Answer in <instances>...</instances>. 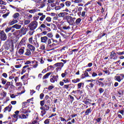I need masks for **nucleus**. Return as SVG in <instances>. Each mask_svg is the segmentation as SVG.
I'll return each mask as SVG.
<instances>
[{"label": "nucleus", "instance_id": "338daca9", "mask_svg": "<svg viewBox=\"0 0 124 124\" xmlns=\"http://www.w3.org/2000/svg\"><path fill=\"white\" fill-rule=\"evenodd\" d=\"M96 76H97V74L94 72H93L92 74V77H96Z\"/></svg>", "mask_w": 124, "mask_h": 124}, {"label": "nucleus", "instance_id": "7ed1b4c3", "mask_svg": "<svg viewBox=\"0 0 124 124\" xmlns=\"http://www.w3.org/2000/svg\"><path fill=\"white\" fill-rule=\"evenodd\" d=\"M0 39L2 41H5L7 39V35L3 31L0 30Z\"/></svg>", "mask_w": 124, "mask_h": 124}, {"label": "nucleus", "instance_id": "58836bf2", "mask_svg": "<svg viewBox=\"0 0 124 124\" xmlns=\"http://www.w3.org/2000/svg\"><path fill=\"white\" fill-rule=\"evenodd\" d=\"M115 56H116V53L114 51H112L110 54V59H113V57H115Z\"/></svg>", "mask_w": 124, "mask_h": 124}, {"label": "nucleus", "instance_id": "c756f323", "mask_svg": "<svg viewBox=\"0 0 124 124\" xmlns=\"http://www.w3.org/2000/svg\"><path fill=\"white\" fill-rule=\"evenodd\" d=\"M46 36L47 37H48V38H51V39H52L53 36V33H52L51 32L48 33L47 34H46Z\"/></svg>", "mask_w": 124, "mask_h": 124}, {"label": "nucleus", "instance_id": "9d476101", "mask_svg": "<svg viewBox=\"0 0 124 124\" xmlns=\"http://www.w3.org/2000/svg\"><path fill=\"white\" fill-rule=\"evenodd\" d=\"M38 15L40 16L39 20L41 22H43L45 19V18H46V15L43 14V13H38Z\"/></svg>", "mask_w": 124, "mask_h": 124}, {"label": "nucleus", "instance_id": "39448f33", "mask_svg": "<svg viewBox=\"0 0 124 124\" xmlns=\"http://www.w3.org/2000/svg\"><path fill=\"white\" fill-rule=\"evenodd\" d=\"M124 74H120L119 76H116L114 77V80L117 81V82H121L122 80L124 79Z\"/></svg>", "mask_w": 124, "mask_h": 124}, {"label": "nucleus", "instance_id": "e433bc0d", "mask_svg": "<svg viewBox=\"0 0 124 124\" xmlns=\"http://www.w3.org/2000/svg\"><path fill=\"white\" fill-rule=\"evenodd\" d=\"M25 42H26V39L25 38H23L19 43V45H21V44H24Z\"/></svg>", "mask_w": 124, "mask_h": 124}, {"label": "nucleus", "instance_id": "e2e57ef3", "mask_svg": "<svg viewBox=\"0 0 124 124\" xmlns=\"http://www.w3.org/2000/svg\"><path fill=\"white\" fill-rule=\"evenodd\" d=\"M26 71H27V70H26V69L23 67L21 74H24V73H25V72H26Z\"/></svg>", "mask_w": 124, "mask_h": 124}, {"label": "nucleus", "instance_id": "1a4fd4ad", "mask_svg": "<svg viewBox=\"0 0 124 124\" xmlns=\"http://www.w3.org/2000/svg\"><path fill=\"white\" fill-rule=\"evenodd\" d=\"M59 80V75L53 76L52 78H50V82L51 83H55V82H58Z\"/></svg>", "mask_w": 124, "mask_h": 124}, {"label": "nucleus", "instance_id": "f3484780", "mask_svg": "<svg viewBox=\"0 0 124 124\" xmlns=\"http://www.w3.org/2000/svg\"><path fill=\"white\" fill-rule=\"evenodd\" d=\"M12 109V106L11 105H9L8 107H6L4 109V112H6V111H8V112H10L11 109Z\"/></svg>", "mask_w": 124, "mask_h": 124}, {"label": "nucleus", "instance_id": "c03bdc74", "mask_svg": "<svg viewBox=\"0 0 124 124\" xmlns=\"http://www.w3.org/2000/svg\"><path fill=\"white\" fill-rule=\"evenodd\" d=\"M82 1H83V0H75L74 2L75 3H80V2H82Z\"/></svg>", "mask_w": 124, "mask_h": 124}, {"label": "nucleus", "instance_id": "a211bd4d", "mask_svg": "<svg viewBox=\"0 0 124 124\" xmlns=\"http://www.w3.org/2000/svg\"><path fill=\"white\" fill-rule=\"evenodd\" d=\"M86 77H90V75H89V73L87 71H85L84 74L81 75V78L82 79L86 78Z\"/></svg>", "mask_w": 124, "mask_h": 124}, {"label": "nucleus", "instance_id": "2eb2a0df", "mask_svg": "<svg viewBox=\"0 0 124 124\" xmlns=\"http://www.w3.org/2000/svg\"><path fill=\"white\" fill-rule=\"evenodd\" d=\"M68 13L66 12H62V13H60L58 14L59 17H62V18H66V16H68Z\"/></svg>", "mask_w": 124, "mask_h": 124}, {"label": "nucleus", "instance_id": "680f3d73", "mask_svg": "<svg viewBox=\"0 0 124 124\" xmlns=\"http://www.w3.org/2000/svg\"><path fill=\"white\" fill-rule=\"evenodd\" d=\"M45 102V100H44L43 101H40V105L41 106L43 107L44 105V103Z\"/></svg>", "mask_w": 124, "mask_h": 124}, {"label": "nucleus", "instance_id": "37998d69", "mask_svg": "<svg viewBox=\"0 0 124 124\" xmlns=\"http://www.w3.org/2000/svg\"><path fill=\"white\" fill-rule=\"evenodd\" d=\"M31 23V20H24V25H29Z\"/></svg>", "mask_w": 124, "mask_h": 124}, {"label": "nucleus", "instance_id": "a18cd8bd", "mask_svg": "<svg viewBox=\"0 0 124 124\" xmlns=\"http://www.w3.org/2000/svg\"><path fill=\"white\" fill-rule=\"evenodd\" d=\"M45 124H50V119H47L44 121Z\"/></svg>", "mask_w": 124, "mask_h": 124}, {"label": "nucleus", "instance_id": "72a5a7b5", "mask_svg": "<svg viewBox=\"0 0 124 124\" xmlns=\"http://www.w3.org/2000/svg\"><path fill=\"white\" fill-rule=\"evenodd\" d=\"M20 112L21 113H22V114H27V113H28V111L24 108H21L20 109Z\"/></svg>", "mask_w": 124, "mask_h": 124}, {"label": "nucleus", "instance_id": "423d86ee", "mask_svg": "<svg viewBox=\"0 0 124 124\" xmlns=\"http://www.w3.org/2000/svg\"><path fill=\"white\" fill-rule=\"evenodd\" d=\"M9 80H14V82L15 81V83H17V82H19V77H15V75H12L9 77Z\"/></svg>", "mask_w": 124, "mask_h": 124}, {"label": "nucleus", "instance_id": "0eeeda50", "mask_svg": "<svg viewBox=\"0 0 124 124\" xmlns=\"http://www.w3.org/2000/svg\"><path fill=\"white\" fill-rule=\"evenodd\" d=\"M63 63L62 62H57L55 63L53 66H55V67H58L56 68L57 70H59V69H62V67H63Z\"/></svg>", "mask_w": 124, "mask_h": 124}, {"label": "nucleus", "instance_id": "79ce46f5", "mask_svg": "<svg viewBox=\"0 0 124 124\" xmlns=\"http://www.w3.org/2000/svg\"><path fill=\"white\" fill-rule=\"evenodd\" d=\"M51 40H52L53 43H55V44H58L59 42H58V40L54 39V38H51Z\"/></svg>", "mask_w": 124, "mask_h": 124}, {"label": "nucleus", "instance_id": "052dcab7", "mask_svg": "<svg viewBox=\"0 0 124 124\" xmlns=\"http://www.w3.org/2000/svg\"><path fill=\"white\" fill-rule=\"evenodd\" d=\"M43 97H44V93H41L40 94V99H43Z\"/></svg>", "mask_w": 124, "mask_h": 124}, {"label": "nucleus", "instance_id": "f8f14e48", "mask_svg": "<svg viewBox=\"0 0 124 124\" xmlns=\"http://www.w3.org/2000/svg\"><path fill=\"white\" fill-rule=\"evenodd\" d=\"M81 22H82V19H81V18H78L77 19L76 18L74 25L80 26V25H81Z\"/></svg>", "mask_w": 124, "mask_h": 124}, {"label": "nucleus", "instance_id": "f257e3e1", "mask_svg": "<svg viewBox=\"0 0 124 124\" xmlns=\"http://www.w3.org/2000/svg\"><path fill=\"white\" fill-rule=\"evenodd\" d=\"M66 19L67 23L70 25V26H73L75 24V20H76V17H73L70 16H66Z\"/></svg>", "mask_w": 124, "mask_h": 124}, {"label": "nucleus", "instance_id": "cd10ccee", "mask_svg": "<svg viewBox=\"0 0 124 124\" xmlns=\"http://www.w3.org/2000/svg\"><path fill=\"white\" fill-rule=\"evenodd\" d=\"M44 110L46 111H48L50 109V106L49 105H44Z\"/></svg>", "mask_w": 124, "mask_h": 124}, {"label": "nucleus", "instance_id": "864d4df0", "mask_svg": "<svg viewBox=\"0 0 124 124\" xmlns=\"http://www.w3.org/2000/svg\"><path fill=\"white\" fill-rule=\"evenodd\" d=\"M32 66L34 68H36V67H37V66H38V62H36V63L32 64Z\"/></svg>", "mask_w": 124, "mask_h": 124}, {"label": "nucleus", "instance_id": "2f4dec72", "mask_svg": "<svg viewBox=\"0 0 124 124\" xmlns=\"http://www.w3.org/2000/svg\"><path fill=\"white\" fill-rule=\"evenodd\" d=\"M80 80L81 79L80 78H77L76 79L72 80V83H78V82H80Z\"/></svg>", "mask_w": 124, "mask_h": 124}, {"label": "nucleus", "instance_id": "bf43d9fd", "mask_svg": "<svg viewBox=\"0 0 124 124\" xmlns=\"http://www.w3.org/2000/svg\"><path fill=\"white\" fill-rule=\"evenodd\" d=\"M33 19L34 20V21H37L38 20V19H40L39 18V16H34Z\"/></svg>", "mask_w": 124, "mask_h": 124}, {"label": "nucleus", "instance_id": "69168bd1", "mask_svg": "<svg viewBox=\"0 0 124 124\" xmlns=\"http://www.w3.org/2000/svg\"><path fill=\"white\" fill-rule=\"evenodd\" d=\"M45 6V3L42 2L40 6V8H43V7H44Z\"/></svg>", "mask_w": 124, "mask_h": 124}, {"label": "nucleus", "instance_id": "f704fd0d", "mask_svg": "<svg viewBox=\"0 0 124 124\" xmlns=\"http://www.w3.org/2000/svg\"><path fill=\"white\" fill-rule=\"evenodd\" d=\"M92 111L91 110V108H88L86 110V112H85V115H88L90 113H91Z\"/></svg>", "mask_w": 124, "mask_h": 124}, {"label": "nucleus", "instance_id": "20e7f679", "mask_svg": "<svg viewBox=\"0 0 124 124\" xmlns=\"http://www.w3.org/2000/svg\"><path fill=\"white\" fill-rule=\"evenodd\" d=\"M33 38L32 37H31L29 38L28 39V42L30 43V44H32V45H34L35 47H39V44L36 41H33Z\"/></svg>", "mask_w": 124, "mask_h": 124}, {"label": "nucleus", "instance_id": "4c0bfd02", "mask_svg": "<svg viewBox=\"0 0 124 124\" xmlns=\"http://www.w3.org/2000/svg\"><path fill=\"white\" fill-rule=\"evenodd\" d=\"M51 39L48 38H47V45H49L50 46V44H52V41H51Z\"/></svg>", "mask_w": 124, "mask_h": 124}, {"label": "nucleus", "instance_id": "0e129e2a", "mask_svg": "<svg viewBox=\"0 0 124 124\" xmlns=\"http://www.w3.org/2000/svg\"><path fill=\"white\" fill-rule=\"evenodd\" d=\"M99 92L100 93H102L104 92V89L103 88H100L99 89Z\"/></svg>", "mask_w": 124, "mask_h": 124}, {"label": "nucleus", "instance_id": "a878e982", "mask_svg": "<svg viewBox=\"0 0 124 124\" xmlns=\"http://www.w3.org/2000/svg\"><path fill=\"white\" fill-rule=\"evenodd\" d=\"M46 26L45 24L44 23H43L39 27V30H40L41 31H42V29H46Z\"/></svg>", "mask_w": 124, "mask_h": 124}, {"label": "nucleus", "instance_id": "5701e85b", "mask_svg": "<svg viewBox=\"0 0 124 124\" xmlns=\"http://www.w3.org/2000/svg\"><path fill=\"white\" fill-rule=\"evenodd\" d=\"M16 23H18V20L17 19H13V21H10L9 23V24L10 26H13V25H14V24H16Z\"/></svg>", "mask_w": 124, "mask_h": 124}, {"label": "nucleus", "instance_id": "ea45409f", "mask_svg": "<svg viewBox=\"0 0 124 124\" xmlns=\"http://www.w3.org/2000/svg\"><path fill=\"white\" fill-rule=\"evenodd\" d=\"M65 5L67 6L68 7H69V6L71 5V2L69 1H66L65 2Z\"/></svg>", "mask_w": 124, "mask_h": 124}, {"label": "nucleus", "instance_id": "49530a36", "mask_svg": "<svg viewBox=\"0 0 124 124\" xmlns=\"http://www.w3.org/2000/svg\"><path fill=\"white\" fill-rule=\"evenodd\" d=\"M33 33H34V30H31V31L28 32L29 35H32Z\"/></svg>", "mask_w": 124, "mask_h": 124}, {"label": "nucleus", "instance_id": "7c9ffc66", "mask_svg": "<svg viewBox=\"0 0 124 124\" xmlns=\"http://www.w3.org/2000/svg\"><path fill=\"white\" fill-rule=\"evenodd\" d=\"M1 83L3 85H5L6 84V82H7V80L3 78H1Z\"/></svg>", "mask_w": 124, "mask_h": 124}, {"label": "nucleus", "instance_id": "412c9836", "mask_svg": "<svg viewBox=\"0 0 124 124\" xmlns=\"http://www.w3.org/2000/svg\"><path fill=\"white\" fill-rule=\"evenodd\" d=\"M29 114H27L26 115L25 114H22L18 116L19 119H28Z\"/></svg>", "mask_w": 124, "mask_h": 124}, {"label": "nucleus", "instance_id": "13d9d810", "mask_svg": "<svg viewBox=\"0 0 124 124\" xmlns=\"http://www.w3.org/2000/svg\"><path fill=\"white\" fill-rule=\"evenodd\" d=\"M12 28H8L5 29L6 32H9L11 31Z\"/></svg>", "mask_w": 124, "mask_h": 124}, {"label": "nucleus", "instance_id": "9b49d317", "mask_svg": "<svg viewBox=\"0 0 124 124\" xmlns=\"http://www.w3.org/2000/svg\"><path fill=\"white\" fill-rule=\"evenodd\" d=\"M27 47L28 48V49L31 50V52H34L35 51V47L34 46H32V45H31V44H29L27 45Z\"/></svg>", "mask_w": 124, "mask_h": 124}, {"label": "nucleus", "instance_id": "c9c22d12", "mask_svg": "<svg viewBox=\"0 0 124 124\" xmlns=\"http://www.w3.org/2000/svg\"><path fill=\"white\" fill-rule=\"evenodd\" d=\"M66 75H67V72H66V70L65 71L64 73L61 74L62 78H64Z\"/></svg>", "mask_w": 124, "mask_h": 124}, {"label": "nucleus", "instance_id": "5fc2aeb1", "mask_svg": "<svg viewBox=\"0 0 124 124\" xmlns=\"http://www.w3.org/2000/svg\"><path fill=\"white\" fill-rule=\"evenodd\" d=\"M34 2H35L36 3H41V0H32Z\"/></svg>", "mask_w": 124, "mask_h": 124}, {"label": "nucleus", "instance_id": "6ab92c4d", "mask_svg": "<svg viewBox=\"0 0 124 124\" xmlns=\"http://www.w3.org/2000/svg\"><path fill=\"white\" fill-rule=\"evenodd\" d=\"M12 28H13V29H16V30H20V29L22 28V25L16 24L15 25L13 26Z\"/></svg>", "mask_w": 124, "mask_h": 124}, {"label": "nucleus", "instance_id": "b1692460", "mask_svg": "<svg viewBox=\"0 0 124 124\" xmlns=\"http://www.w3.org/2000/svg\"><path fill=\"white\" fill-rule=\"evenodd\" d=\"M28 12L31 13V14H34L36 12H37V10L35 9H31V10H28Z\"/></svg>", "mask_w": 124, "mask_h": 124}, {"label": "nucleus", "instance_id": "3c124183", "mask_svg": "<svg viewBox=\"0 0 124 124\" xmlns=\"http://www.w3.org/2000/svg\"><path fill=\"white\" fill-rule=\"evenodd\" d=\"M2 77H4V78H5V79H6V78H7V77H8L7 74H6V73H3L2 74Z\"/></svg>", "mask_w": 124, "mask_h": 124}, {"label": "nucleus", "instance_id": "603ef678", "mask_svg": "<svg viewBox=\"0 0 124 124\" xmlns=\"http://www.w3.org/2000/svg\"><path fill=\"white\" fill-rule=\"evenodd\" d=\"M62 9V7L60 6H57L55 7V10H60V9Z\"/></svg>", "mask_w": 124, "mask_h": 124}, {"label": "nucleus", "instance_id": "bb28decb", "mask_svg": "<svg viewBox=\"0 0 124 124\" xmlns=\"http://www.w3.org/2000/svg\"><path fill=\"white\" fill-rule=\"evenodd\" d=\"M44 21L47 22L48 23H51L52 22V18L50 16H47L46 18Z\"/></svg>", "mask_w": 124, "mask_h": 124}, {"label": "nucleus", "instance_id": "aec40b11", "mask_svg": "<svg viewBox=\"0 0 124 124\" xmlns=\"http://www.w3.org/2000/svg\"><path fill=\"white\" fill-rule=\"evenodd\" d=\"M24 52H25V47H22L20 48L18 51V53L19 55H23V54H24Z\"/></svg>", "mask_w": 124, "mask_h": 124}, {"label": "nucleus", "instance_id": "ddd939ff", "mask_svg": "<svg viewBox=\"0 0 124 124\" xmlns=\"http://www.w3.org/2000/svg\"><path fill=\"white\" fill-rule=\"evenodd\" d=\"M47 40H48V37L46 36L41 37V42H42V43L47 44Z\"/></svg>", "mask_w": 124, "mask_h": 124}, {"label": "nucleus", "instance_id": "6e6552de", "mask_svg": "<svg viewBox=\"0 0 124 124\" xmlns=\"http://www.w3.org/2000/svg\"><path fill=\"white\" fill-rule=\"evenodd\" d=\"M13 82H14V80L13 79L12 80L11 82L8 81L6 82V84L5 85V88L4 89L8 90L9 86H11V87H14V85H13Z\"/></svg>", "mask_w": 124, "mask_h": 124}, {"label": "nucleus", "instance_id": "4be33fe9", "mask_svg": "<svg viewBox=\"0 0 124 124\" xmlns=\"http://www.w3.org/2000/svg\"><path fill=\"white\" fill-rule=\"evenodd\" d=\"M52 74L51 72H49L46 73L45 75H44L43 77V80H44L45 79H48L49 78V76Z\"/></svg>", "mask_w": 124, "mask_h": 124}, {"label": "nucleus", "instance_id": "c85d7f7f", "mask_svg": "<svg viewBox=\"0 0 124 124\" xmlns=\"http://www.w3.org/2000/svg\"><path fill=\"white\" fill-rule=\"evenodd\" d=\"M16 87H19L20 88H22L23 86V84L21 82H16Z\"/></svg>", "mask_w": 124, "mask_h": 124}, {"label": "nucleus", "instance_id": "de8ad7c7", "mask_svg": "<svg viewBox=\"0 0 124 124\" xmlns=\"http://www.w3.org/2000/svg\"><path fill=\"white\" fill-rule=\"evenodd\" d=\"M46 114V110H42L41 112V116H42V117H43L44 116V115H45Z\"/></svg>", "mask_w": 124, "mask_h": 124}, {"label": "nucleus", "instance_id": "f03ea898", "mask_svg": "<svg viewBox=\"0 0 124 124\" xmlns=\"http://www.w3.org/2000/svg\"><path fill=\"white\" fill-rule=\"evenodd\" d=\"M37 26H38V22L36 21H33L29 24L28 28H29L30 31H34L37 28Z\"/></svg>", "mask_w": 124, "mask_h": 124}, {"label": "nucleus", "instance_id": "dca6fc26", "mask_svg": "<svg viewBox=\"0 0 124 124\" xmlns=\"http://www.w3.org/2000/svg\"><path fill=\"white\" fill-rule=\"evenodd\" d=\"M20 16V14L19 13H15L13 16L12 18H14L15 20H18L19 19V17Z\"/></svg>", "mask_w": 124, "mask_h": 124}, {"label": "nucleus", "instance_id": "09e8293b", "mask_svg": "<svg viewBox=\"0 0 124 124\" xmlns=\"http://www.w3.org/2000/svg\"><path fill=\"white\" fill-rule=\"evenodd\" d=\"M77 8L75 7L74 8V9L72 10V12H73V13H74L75 14L77 13Z\"/></svg>", "mask_w": 124, "mask_h": 124}, {"label": "nucleus", "instance_id": "8fccbe9b", "mask_svg": "<svg viewBox=\"0 0 124 124\" xmlns=\"http://www.w3.org/2000/svg\"><path fill=\"white\" fill-rule=\"evenodd\" d=\"M43 24H45V25H46V27H51V24L47 23V22L46 21H44Z\"/></svg>", "mask_w": 124, "mask_h": 124}, {"label": "nucleus", "instance_id": "a19ab883", "mask_svg": "<svg viewBox=\"0 0 124 124\" xmlns=\"http://www.w3.org/2000/svg\"><path fill=\"white\" fill-rule=\"evenodd\" d=\"M118 93L120 95H123L124 94V90L123 89H120L118 92Z\"/></svg>", "mask_w": 124, "mask_h": 124}, {"label": "nucleus", "instance_id": "6e6d98bb", "mask_svg": "<svg viewBox=\"0 0 124 124\" xmlns=\"http://www.w3.org/2000/svg\"><path fill=\"white\" fill-rule=\"evenodd\" d=\"M9 15V13H6L4 15H2V17H3V18H6V17H7V16H8Z\"/></svg>", "mask_w": 124, "mask_h": 124}, {"label": "nucleus", "instance_id": "4d7b16f0", "mask_svg": "<svg viewBox=\"0 0 124 124\" xmlns=\"http://www.w3.org/2000/svg\"><path fill=\"white\" fill-rule=\"evenodd\" d=\"M82 85H83L82 83H79L78 84V89H81L82 87Z\"/></svg>", "mask_w": 124, "mask_h": 124}, {"label": "nucleus", "instance_id": "4468645a", "mask_svg": "<svg viewBox=\"0 0 124 124\" xmlns=\"http://www.w3.org/2000/svg\"><path fill=\"white\" fill-rule=\"evenodd\" d=\"M7 93H6V92L4 91H2L1 93H0V99L1 100H2L3 99H4V97H5V96H6V94Z\"/></svg>", "mask_w": 124, "mask_h": 124}, {"label": "nucleus", "instance_id": "393cba45", "mask_svg": "<svg viewBox=\"0 0 124 124\" xmlns=\"http://www.w3.org/2000/svg\"><path fill=\"white\" fill-rule=\"evenodd\" d=\"M25 55V56H31V52L30 49H27Z\"/></svg>", "mask_w": 124, "mask_h": 124}, {"label": "nucleus", "instance_id": "774afa93", "mask_svg": "<svg viewBox=\"0 0 124 124\" xmlns=\"http://www.w3.org/2000/svg\"><path fill=\"white\" fill-rule=\"evenodd\" d=\"M116 53L118 54V55H124V51L122 52L118 51V52H116Z\"/></svg>", "mask_w": 124, "mask_h": 124}, {"label": "nucleus", "instance_id": "473e14b6", "mask_svg": "<svg viewBox=\"0 0 124 124\" xmlns=\"http://www.w3.org/2000/svg\"><path fill=\"white\" fill-rule=\"evenodd\" d=\"M55 38L58 39V38L59 39V42H62V39H61V36H60V34L56 33L55 35Z\"/></svg>", "mask_w": 124, "mask_h": 124}]
</instances>
